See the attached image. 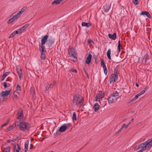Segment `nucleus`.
<instances>
[{
    "label": "nucleus",
    "mask_w": 152,
    "mask_h": 152,
    "mask_svg": "<svg viewBox=\"0 0 152 152\" xmlns=\"http://www.w3.org/2000/svg\"><path fill=\"white\" fill-rule=\"evenodd\" d=\"M56 4L57 5L59 4V3H58L57 0H55L53 1L52 3V4Z\"/></svg>",
    "instance_id": "46"
},
{
    "label": "nucleus",
    "mask_w": 152,
    "mask_h": 152,
    "mask_svg": "<svg viewBox=\"0 0 152 152\" xmlns=\"http://www.w3.org/2000/svg\"><path fill=\"white\" fill-rule=\"evenodd\" d=\"M54 134H55L56 136H58V135L60 134L58 131H57V132H56V133Z\"/></svg>",
    "instance_id": "62"
},
{
    "label": "nucleus",
    "mask_w": 152,
    "mask_h": 152,
    "mask_svg": "<svg viewBox=\"0 0 152 152\" xmlns=\"http://www.w3.org/2000/svg\"><path fill=\"white\" fill-rule=\"evenodd\" d=\"M131 123V121L129 122L127 124V125H126V126L125 127V129H127L128 126H129V125Z\"/></svg>",
    "instance_id": "55"
},
{
    "label": "nucleus",
    "mask_w": 152,
    "mask_h": 152,
    "mask_svg": "<svg viewBox=\"0 0 152 152\" xmlns=\"http://www.w3.org/2000/svg\"><path fill=\"white\" fill-rule=\"evenodd\" d=\"M81 25L82 26H86L87 27H89L91 26V24L89 23H87L85 22H82V23Z\"/></svg>",
    "instance_id": "22"
},
{
    "label": "nucleus",
    "mask_w": 152,
    "mask_h": 152,
    "mask_svg": "<svg viewBox=\"0 0 152 152\" xmlns=\"http://www.w3.org/2000/svg\"><path fill=\"white\" fill-rule=\"evenodd\" d=\"M69 72H75V73H77V70L76 69H74L72 68L71 69L69 70Z\"/></svg>",
    "instance_id": "40"
},
{
    "label": "nucleus",
    "mask_w": 152,
    "mask_h": 152,
    "mask_svg": "<svg viewBox=\"0 0 152 152\" xmlns=\"http://www.w3.org/2000/svg\"><path fill=\"white\" fill-rule=\"evenodd\" d=\"M54 86V84L53 83L51 84L50 85L49 87L48 88V89H49V88H53Z\"/></svg>",
    "instance_id": "49"
},
{
    "label": "nucleus",
    "mask_w": 152,
    "mask_h": 152,
    "mask_svg": "<svg viewBox=\"0 0 152 152\" xmlns=\"http://www.w3.org/2000/svg\"><path fill=\"white\" fill-rule=\"evenodd\" d=\"M118 95V93L117 92L115 93H113L110 96H112V97H114L115 96H117Z\"/></svg>",
    "instance_id": "39"
},
{
    "label": "nucleus",
    "mask_w": 152,
    "mask_h": 152,
    "mask_svg": "<svg viewBox=\"0 0 152 152\" xmlns=\"http://www.w3.org/2000/svg\"><path fill=\"white\" fill-rule=\"evenodd\" d=\"M121 46H122L121 44L120 43V41L119 40L118 42V52H119L121 51Z\"/></svg>",
    "instance_id": "30"
},
{
    "label": "nucleus",
    "mask_w": 152,
    "mask_h": 152,
    "mask_svg": "<svg viewBox=\"0 0 152 152\" xmlns=\"http://www.w3.org/2000/svg\"><path fill=\"white\" fill-rule=\"evenodd\" d=\"M3 84L4 85V88H7L8 87V86H7V83L6 82H4L3 83Z\"/></svg>",
    "instance_id": "47"
},
{
    "label": "nucleus",
    "mask_w": 152,
    "mask_h": 152,
    "mask_svg": "<svg viewBox=\"0 0 152 152\" xmlns=\"http://www.w3.org/2000/svg\"><path fill=\"white\" fill-rule=\"evenodd\" d=\"M68 53L70 57H73L74 58L77 60V54L75 52V48H69L68 49Z\"/></svg>",
    "instance_id": "3"
},
{
    "label": "nucleus",
    "mask_w": 152,
    "mask_h": 152,
    "mask_svg": "<svg viewBox=\"0 0 152 152\" xmlns=\"http://www.w3.org/2000/svg\"><path fill=\"white\" fill-rule=\"evenodd\" d=\"M149 146H146V145H144V146L142 148H141L140 150V151H142V152L144 151H145L147 149V148H149Z\"/></svg>",
    "instance_id": "34"
},
{
    "label": "nucleus",
    "mask_w": 152,
    "mask_h": 152,
    "mask_svg": "<svg viewBox=\"0 0 152 152\" xmlns=\"http://www.w3.org/2000/svg\"><path fill=\"white\" fill-rule=\"evenodd\" d=\"M67 129V126L64 125L61 126L59 128L58 131L59 132H65Z\"/></svg>",
    "instance_id": "17"
},
{
    "label": "nucleus",
    "mask_w": 152,
    "mask_h": 152,
    "mask_svg": "<svg viewBox=\"0 0 152 152\" xmlns=\"http://www.w3.org/2000/svg\"><path fill=\"white\" fill-rule=\"evenodd\" d=\"M29 26V23H27L24 25L22 27V28L23 29V30L24 31L25 30L27 27Z\"/></svg>",
    "instance_id": "36"
},
{
    "label": "nucleus",
    "mask_w": 152,
    "mask_h": 152,
    "mask_svg": "<svg viewBox=\"0 0 152 152\" xmlns=\"http://www.w3.org/2000/svg\"><path fill=\"white\" fill-rule=\"evenodd\" d=\"M140 148V146H139V145H137V146H136L134 149L135 151H137V150L139 149Z\"/></svg>",
    "instance_id": "51"
},
{
    "label": "nucleus",
    "mask_w": 152,
    "mask_h": 152,
    "mask_svg": "<svg viewBox=\"0 0 152 152\" xmlns=\"http://www.w3.org/2000/svg\"><path fill=\"white\" fill-rule=\"evenodd\" d=\"M149 87L148 86H146L145 88L144 89V90L146 92L147 90L148 89Z\"/></svg>",
    "instance_id": "61"
},
{
    "label": "nucleus",
    "mask_w": 152,
    "mask_h": 152,
    "mask_svg": "<svg viewBox=\"0 0 152 152\" xmlns=\"http://www.w3.org/2000/svg\"><path fill=\"white\" fill-rule=\"evenodd\" d=\"M10 73V72H7L5 73L2 75L1 79V81H3L4 80L5 78Z\"/></svg>",
    "instance_id": "19"
},
{
    "label": "nucleus",
    "mask_w": 152,
    "mask_h": 152,
    "mask_svg": "<svg viewBox=\"0 0 152 152\" xmlns=\"http://www.w3.org/2000/svg\"><path fill=\"white\" fill-rule=\"evenodd\" d=\"M88 44H89V43H90L91 42H92L93 43H94V41H93L91 39H88Z\"/></svg>",
    "instance_id": "52"
},
{
    "label": "nucleus",
    "mask_w": 152,
    "mask_h": 152,
    "mask_svg": "<svg viewBox=\"0 0 152 152\" xmlns=\"http://www.w3.org/2000/svg\"><path fill=\"white\" fill-rule=\"evenodd\" d=\"M118 75L115 74H112L110 77V83L111 84L112 82H115V80L118 78Z\"/></svg>",
    "instance_id": "7"
},
{
    "label": "nucleus",
    "mask_w": 152,
    "mask_h": 152,
    "mask_svg": "<svg viewBox=\"0 0 152 152\" xmlns=\"http://www.w3.org/2000/svg\"><path fill=\"white\" fill-rule=\"evenodd\" d=\"M133 3L135 5L138 4V0H133Z\"/></svg>",
    "instance_id": "43"
},
{
    "label": "nucleus",
    "mask_w": 152,
    "mask_h": 152,
    "mask_svg": "<svg viewBox=\"0 0 152 152\" xmlns=\"http://www.w3.org/2000/svg\"><path fill=\"white\" fill-rule=\"evenodd\" d=\"M123 128L122 127V126L121 127L117 132H115V134H117L118 133H120L121 131L123 129Z\"/></svg>",
    "instance_id": "45"
},
{
    "label": "nucleus",
    "mask_w": 152,
    "mask_h": 152,
    "mask_svg": "<svg viewBox=\"0 0 152 152\" xmlns=\"http://www.w3.org/2000/svg\"><path fill=\"white\" fill-rule=\"evenodd\" d=\"M15 36V34L12 32L11 34H10V35L8 37V38H12L13 37H14Z\"/></svg>",
    "instance_id": "48"
},
{
    "label": "nucleus",
    "mask_w": 152,
    "mask_h": 152,
    "mask_svg": "<svg viewBox=\"0 0 152 152\" xmlns=\"http://www.w3.org/2000/svg\"><path fill=\"white\" fill-rule=\"evenodd\" d=\"M17 30L18 31V32L19 34L21 33L24 31L22 27L18 29Z\"/></svg>",
    "instance_id": "41"
},
{
    "label": "nucleus",
    "mask_w": 152,
    "mask_h": 152,
    "mask_svg": "<svg viewBox=\"0 0 152 152\" xmlns=\"http://www.w3.org/2000/svg\"><path fill=\"white\" fill-rule=\"evenodd\" d=\"M31 93L33 94V95H35V90L34 87H31L30 89Z\"/></svg>",
    "instance_id": "35"
},
{
    "label": "nucleus",
    "mask_w": 152,
    "mask_h": 152,
    "mask_svg": "<svg viewBox=\"0 0 152 152\" xmlns=\"http://www.w3.org/2000/svg\"><path fill=\"white\" fill-rule=\"evenodd\" d=\"M117 71L118 70L116 68H115L114 71V73H115L114 74L117 75Z\"/></svg>",
    "instance_id": "60"
},
{
    "label": "nucleus",
    "mask_w": 152,
    "mask_h": 152,
    "mask_svg": "<svg viewBox=\"0 0 152 152\" xmlns=\"http://www.w3.org/2000/svg\"><path fill=\"white\" fill-rule=\"evenodd\" d=\"M64 125H66V126H67V129L69 128H70V127L72 126V124L71 123H68L67 124H64Z\"/></svg>",
    "instance_id": "42"
},
{
    "label": "nucleus",
    "mask_w": 152,
    "mask_h": 152,
    "mask_svg": "<svg viewBox=\"0 0 152 152\" xmlns=\"http://www.w3.org/2000/svg\"><path fill=\"white\" fill-rule=\"evenodd\" d=\"M30 141L29 140L26 141L25 144V151L24 152H26L28 149V145Z\"/></svg>",
    "instance_id": "20"
},
{
    "label": "nucleus",
    "mask_w": 152,
    "mask_h": 152,
    "mask_svg": "<svg viewBox=\"0 0 152 152\" xmlns=\"http://www.w3.org/2000/svg\"><path fill=\"white\" fill-rule=\"evenodd\" d=\"M55 40V39L53 38H50L48 40V41L47 44L48 45V47H49V48H50V47L54 43Z\"/></svg>",
    "instance_id": "8"
},
{
    "label": "nucleus",
    "mask_w": 152,
    "mask_h": 152,
    "mask_svg": "<svg viewBox=\"0 0 152 152\" xmlns=\"http://www.w3.org/2000/svg\"><path fill=\"white\" fill-rule=\"evenodd\" d=\"M139 95H138L137 94L133 98H132V99H131L129 101V103H131L136 100L139 97Z\"/></svg>",
    "instance_id": "26"
},
{
    "label": "nucleus",
    "mask_w": 152,
    "mask_h": 152,
    "mask_svg": "<svg viewBox=\"0 0 152 152\" xmlns=\"http://www.w3.org/2000/svg\"><path fill=\"white\" fill-rule=\"evenodd\" d=\"M13 21H12V20L11 18L8 21H7V23L8 24H10V23L12 22Z\"/></svg>",
    "instance_id": "58"
},
{
    "label": "nucleus",
    "mask_w": 152,
    "mask_h": 152,
    "mask_svg": "<svg viewBox=\"0 0 152 152\" xmlns=\"http://www.w3.org/2000/svg\"><path fill=\"white\" fill-rule=\"evenodd\" d=\"M11 19L12 20V21H14L16 20L13 16L11 18Z\"/></svg>",
    "instance_id": "64"
},
{
    "label": "nucleus",
    "mask_w": 152,
    "mask_h": 152,
    "mask_svg": "<svg viewBox=\"0 0 152 152\" xmlns=\"http://www.w3.org/2000/svg\"><path fill=\"white\" fill-rule=\"evenodd\" d=\"M104 73L105 75H106L107 74V68L104 69Z\"/></svg>",
    "instance_id": "50"
},
{
    "label": "nucleus",
    "mask_w": 152,
    "mask_h": 152,
    "mask_svg": "<svg viewBox=\"0 0 152 152\" xmlns=\"http://www.w3.org/2000/svg\"><path fill=\"white\" fill-rule=\"evenodd\" d=\"M111 50L110 49H109L107 53V56L109 59L111 60V57L110 56L111 54Z\"/></svg>",
    "instance_id": "24"
},
{
    "label": "nucleus",
    "mask_w": 152,
    "mask_h": 152,
    "mask_svg": "<svg viewBox=\"0 0 152 152\" xmlns=\"http://www.w3.org/2000/svg\"><path fill=\"white\" fill-rule=\"evenodd\" d=\"M31 127V125L27 122L22 121V122L20 123V130L23 131L29 130Z\"/></svg>",
    "instance_id": "2"
},
{
    "label": "nucleus",
    "mask_w": 152,
    "mask_h": 152,
    "mask_svg": "<svg viewBox=\"0 0 152 152\" xmlns=\"http://www.w3.org/2000/svg\"><path fill=\"white\" fill-rule=\"evenodd\" d=\"M101 66H102L103 65H105V62H104L103 59H101Z\"/></svg>",
    "instance_id": "44"
},
{
    "label": "nucleus",
    "mask_w": 152,
    "mask_h": 152,
    "mask_svg": "<svg viewBox=\"0 0 152 152\" xmlns=\"http://www.w3.org/2000/svg\"><path fill=\"white\" fill-rule=\"evenodd\" d=\"M10 147L8 146L4 150L2 151V152H10Z\"/></svg>",
    "instance_id": "28"
},
{
    "label": "nucleus",
    "mask_w": 152,
    "mask_h": 152,
    "mask_svg": "<svg viewBox=\"0 0 152 152\" xmlns=\"http://www.w3.org/2000/svg\"><path fill=\"white\" fill-rule=\"evenodd\" d=\"M21 89V87L18 84H17V86L16 87V91H20V90Z\"/></svg>",
    "instance_id": "37"
},
{
    "label": "nucleus",
    "mask_w": 152,
    "mask_h": 152,
    "mask_svg": "<svg viewBox=\"0 0 152 152\" xmlns=\"http://www.w3.org/2000/svg\"><path fill=\"white\" fill-rule=\"evenodd\" d=\"M17 72L19 76L20 79L21 80L23 77L22 69L21 68L19 69L17 68Z\"/></svg>",
    "instance_id": "14"
},
{
    "label": "nucleus",
    "mask_w": 152,
    "mask_h": 152,
    "mask_svg": "<svg viewBox=\"0 0 152 152\" xmlns=\"http://www.w3.org/2000/svg\"><path fill=\"white\" fill-rule=\"evenodd\" d=\"M84 98L81 95L78 94H74L73 96V103L77 106H82L84 102Z\"/></svg>",
    "instance_id": "1"
},
{
    "label": "nucleus",
    "mask_w": 152,
    "mask_h": 152,
    "mask_svg": "<svg viewBox=\"0 0 152 152\" xmlns=\"http://www.w3.org/2000/svg\"><path fill=\"white\" fill-rule=\"evenodd\" d=\"M14 125H13L12 126H10L9 127L6 129V132H8L12 129L14 128Z\"/></svg>",
    "instance_id": "32"
},
{
    "label": "nucleus",
    "mask_w": 152,
    "mask_h": 152,
    "mask_svg": "<svg viewBox=\"0 0 152 152\" xmlns=\"http://www.w3.org/2000/svg\"><path fill=\"white\" fill-rule=\"evenodd\" d=\"M22 122L21 121L18 122V121L17 122H15L14 123V124H15V127H17L18 126H19V128L20 129V123Z\"/></svg>",
    "instance_id": "33"
},
{
    "label": "nucleus",
    "mask_w": 152,
    "mask_h": 152,
    "mask_svg": "<svg viewBox=\"0 0 152 152\" xmlns=\"http://www.w3.org/2000/svg\"><path fill=\"white\" fill-rule=\"evenodd\" d=\"M90 52H89V54H88L86 60V63L88 64H89L90 63L92 57V56L90 53Z\"/></svg>",
    "instance_id": "11"
},
{
    "label": "nucleus",
    "mask_w": 152,
    "mask_h": 152,
    "mask_svg": "<svg viewBox=\"0 0 152 152\" xmlns=\"http://www.w3.org/2000/svg\"><path fill=\"white\" fill-rule=\"evenodd\" d=\"M13 97L14 98H15L17 99H18L19 98L18 96L17 95L14 94H13Z\"/></svg>",
    "instance_id": "59"
},
{
    "label": "nucleus",
    "mask_w": 152,
    "mask_h": 152,
    "mask_svg": "<svg viewBox=\"0 0 152 152\" xmlns=\"http://www.w3.org/2000/svg\"><path fill=\"white\" fill-rule=\"evenodd\" d=\"M110 7V6L109 4H106L103 6L104 10L106 12H108Z\"/></svg>",
    "instance_id": "18"
},
{
    "label": "nucleus",
    "mask_w": 152,
    "mask_h": 152,
    "mask_svg": "<svg viewBox=\"0 0 152 152\" xmlns=\"http://www.w3.org/2000/svg\"><path fill=\"white\" fill-rule=\"evenodd\" d=\"M9 121L8 120L6 123L2 125L0 127V129H2L3 127L4 126H7L8 124Z\"/></svg>",
    "instance_id": "38"
},
{
    "label": "nucleus",
    "mask_w": 152,
    "mask_h": 152,
    "mask_svg": "<svg viewBox=\"0 0 152 152\" xmlns=\"http://www.w3.org/2000/svg\"><path fill=\"white\" fill-rule=\"evenodd\" d=\"M109 37L113 40H115L116 38V34L114 33L113 34H109L108 35Z\"/></svg>",
    "instance_id": "16"
},
{
    "label": "nucleus",
    "mask_w": 152,
    "mask_h": 152,
    "mask_svg": "<svg viewBox=\"0 0 152 152\" xmlns=\"http://www.w3.org/2000/svg\"><path fill=\"white\" fill-rule=\"evenodd\" d=\"M35 147H34V145L33 144H30V149H33Z\"/></svg>",
    "instance_id": "54"
},
{
    "label": "nucleus",
    "mask_w": 152,
    "mask_h": 152,
    "mask_svg": "<svg viewBox=\"0 0 152 152\" xmlns=\"http://www.w3.org/2000/svg\"><path fill=\"white\" fill-rule=\"evenodd\" d=\"M94 58L95 60V61L96 62V60H97V56H95L94 57Z\"/></svg>",
    "instance_id": "63"
},
{
    "label": "nucleus",
    "mask_w": 152,
    "mask_h": 152,
    "mask_svg": "<svg viewBox=\"0 0 152 152\" xmlns=\"http://www.w3.org/2000/svg\"><path fill=\"white\" fill-rule=\"evenodd\" d=\"M140 15H145L147 17H148L149 18L151 19V16L150 15V13L147 12L146 11H143L141 12L140 13Z\"/></svg>",
    "instance_id": "12"
},
{
    "label": "nucleus",
    "mask_w": 152,
    "mask_h": 152,
    "mask_svg": "<svg viewBox=\"0 0 152 152\" xmlns=\"http://www.w3.org/2000/svg\"><path fill=\"white\" fill-rule=\"evenodd\" d=\"M15 14V13H14L13 14L11 15L10 17H12V16L14 17V18L16 19L17 20L18 18L20 17V16L17 14H15V15H14Z\"/></svg>",
    "instance_id": "31"
},
{
    "label": "nucleus",
    "mask_w": 152,
    "mask_h": 152,
    "mask_svg": "<svg viewBox=\"0 0 152 152\" xmlns=\"http://www.w3.org/2000/svg\"><path fill=\"white\" fill-rule=\"evenodd\" d=\"M107 99L108 100V103L109 104L114 102V99L113 98V97H112V96H110L108 97Z\"/></svg>",
    "instance_id": "23"
},
{
    "label": "nucleus",
    "mask_w": 152,
    "mask_h": 152,
    "mask_svg": "<svg viewBox=\"0 0 152 152\" xmlns=\"http://www.w3.org/2000/svg\"><path fill=\"white\" fill-rule=\"evenodd\" d=\"M105 95V92L104 91H100L99 93L96 96V101H100V99L104 97Z\"/></svg>",
    "instance_id": "4"
},
{
    "label": "nucleus",
    "mask_w": 152,
    "mask_h": 152,
    "mask_svg": "<svg viewBox=\"0 0 152 152\" xmlns=\"http://www.w3.org/2000/svg\"><path fill=\"white\" fill-rule=\"evenodd\" d=\"M11 89L9 90H6L5 91H2L0 93V98L1 97L3 99H5V97L7 96L10 93Z\"/></svg>",
    "instance_id": "5"
},
{
    "label": "nucleus",
    "mask_w": 152,
    "mask_h": 152,
    "mask_svg": "<svg viewBox=\"0 0 152 152\" xmlns=\"http://www.w3.org/2000/svg\"><path fill=\"white\" fill-rule=\"evenodd\" d=\"M26 7H23V8L20 11H19L17 14L20 16L21 14L23 13L25 10L26 9Z\"/></svg>",
    "instance_id": "27"
},
{
    "label": "nucleus",
    "mask_w": 152,
    "mask_h": 152,
    "mask_svg": "<svg viewBox=\"0 0 152 152\" xmlns=\"http://www.w3.org/2000/svg\"><path fill=\"white\" fill-rule=\"evenodd\" d=\"M72 119L73 121H76L77 120L76 114L75 112H74L72 114Z\"/></svg>",
    "instance_id": "29"
},
{
    "label": "nucleus",
    "mask_w": 152,
    "mask_h": 152,
    "mask_svg": "<svg viewBox=\"0 0 152 152\" xmlns=\"http://www.w3.org/2000/svg\"><path fill=\"white\" fill-rule=\"evenodd\" d=\"M45 44H39V48L40 52H46V49L44 46Z\"/></svg>",
    "instance_id": "9"
},
{
    "label": "nucleus",
    "mask_w": 152,
    "mask_h": 152,
    "mask_svg": "<svg viewBox=\"0 0 152 152\" xmlns=\"http://www.w3.org/2000/svg\"><path fill=\"white\" fill-rule=\"evenodd\" d=\"M144 145H145L144 143H141V144L139 145L140 146V148H142Z\"/></svg>",
    "instance_id": "53"
},
{
    "label": "nucleus",
    "mask_w": 152,
    "mask_h": 152,
    "mask_svg": "<svg viewBox=\"0 0 152 152\" xmlns=\"http://www.w3.org/2000/svg\"><path fill=\"white\" fill-rule=\"evenodd\" d=\"M17 117L18 119H22L23 116V111L22 110L21 111H18L17 113Z\"/></svg>",
    "instance_id": "13"
},
{
    "label": "nucleus",
    "mask_w": 152,
    "mask_h": 152,
    "mask_svg": "<svg viewBox=\"0 0 152 152\" xmlns=\"http://www.w3.org/2000/svg\"><path fill=\"white\" fill-rule=\"evenodd\" d=\"M13 152H19L20 148L18 144L15 142L13 144Z\"/></svg>",
    "instance_id": "6"
},
{
    "label": "nucleus",
    "mask_w": 152,
    "mask_h": 152,
    "mask_svg": "<svg viewBox=\"0 0 152 152\" xmlns=\"http://www.w3.org/2000/svg\"><path fill=\"white\" fill-rule=\"evenodd\" d=\"M13 33L15 35L17 34H19L17 30L14 31L13 32Z\"/></svg>",
    "instance_id": "57"
},
{
    "label": "nucleus",
    "mask_w": 152,
    "mask_h": 152,
    "mask_svg": "<svg viewBox=\"0 0 152 152\" xmlns=\"http://www.w3.org/2000/svg\"><path fill=\"white\" fill-rule=\"evenodd\" d=\"M48 35L47 34L43 36L41 40V44H45L48 40Z\"/></svg>",
    "instance_id": "10"
},
{
    "label": "nucleus",
    "mask_w": 152,
    "mask_h": 152,
    "mask_svg": "<svg viewBox=\"0 0 152 152\" xmlns=\"http://www.w3.org/2000/svg\"><path fill=\"white\" fill-rule=\"evenodd\" d=\"M144 143L145 145L147 146H149V145H150L149 148H151L152 146V138L149 139Z\"/></svg>",
    "instance_id": "15"
},
{
    "label": "nucleus",
    "mask_w": 152,
    "mask_h": 152,
    "mask_svg": "<svg viewBox=\"0 0 152 152\" xmlns=\"http://www.w3.org/2000/svg\"><path fill=\"white\" fill-rule=\"evenodd\" d=\"M41 53V56L40 58L42 60H44L45 59V53L46 52H40Z\"/></svg>",
    "instance_id": "25"
},
{
    "label": "nucleus",
    "mask_w": 152,
    "mask_h": 152,
    "mask_svg": "<svg viewBox=\"0 0 152 152\" xmlns=\"http://www.w3.org/2000/svg\"><path fill=\"white\" fill-rule=\"evenodd\" d=\"M94 111L95 112H96L99 109V105L97 103H96L94 105Z\"/></svg>",
    "instance_id": "21"
},
{
    "label": "nucleus",
    "mask_w": 152,
    "mask_h": 152,
    "mask_svg": "<svg viewBox=\"0 0 152 152\" xmlns=\"http://www.w3.org/2000/svg\"><path fill=\"white\" fill-rule=\"evenodd\" d=\"M149 58V56L147 54L146 55V56L145 57V61H146Z\"/></svg>",
    "instance_id": "56"
}]
</instances>
